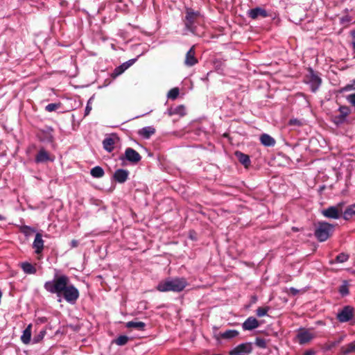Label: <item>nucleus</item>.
<instances>
[{
	"label": "nucleus",
	"instance_id": "obj_17",
	"mask_svg": "<svg viewBox=\"0 0 355 355\" xmlns=\"http://www.w3.org/2000/svg\"><path fill=\"white\" fill-rule=\"evenodd\" d=\"M339 112V115L335 116L336 123H341L345 120L347 116L349 114V109L347 107H340Z\"/></svg>",
	"mask_w": 355,
	"mask_h": 355
},
{
	"label": "nucleus",
	"instance_id": "obj_49",
	"mask_svg": "<svg viewBox=\"0 0 355 355\" xmlns=\"http://www.w3.org/2000/svg\"><path fill=\"white\" fill-rule=\"evenodd\" d=\"M352 85H354V86H355L354 80L353 81V83H352Z\"/></svg>",
	"mask_w": 355,
	"mask_h": 355
},
{
	"label": "nucleus",
	"instance_id": "obj_21",
	"mask_svg": "<svg viewBox=\"0 0 355 355\" xmlns=\"http://www.w3.org/2000/svg\"><path fill=\"white\" fill-rule=\"evenodd\" d=\"M49 160H50L49 153L44 149H40L36 155L35 162L37 163H41Z\"/></svg>",
	"mask_w": 355,
	"mask_h": 355
},
{
	"label": "nucleus",
	"instance_id": "obj_18",
	"mask_svg": "<svg viewBox=\"0 0 355 355\" xmlns=\"http://www.w3.org/2000/svg\"><path fill=\"white\" fill-rule=\"evenodd\" d=\"M155 132V129L152 126L144 127L138 132L139 135L144 139H149Z\"/></svg>",
	"mask_w": 355,
	"mask_h": 355
},
{
	"label": "nucleus",
	"instance_id": "obj_48",
	"mask_svg": "<svg viewBox=\"0 0 355 355\" xmlns=\"http://www.w3.org/2000/svg\"><path fill=\"white\" fill-rule=\"evenodd\" d=\"M44 321H45V320L41 319V322H44Z\"/></svg>",
	"mask_w": 355,
	"mask_h": 355
},
{
	"label": "nucleus",
	"instance_id": "obj_40",
	"mask_svg": "<svg viewBox=\"0 0 355 355\" xmlns=\"http://www.w3.org/2000/svg\"><path fill=\"white\" fill-rule=\"evenodd\" d=\"M256 345L261 348H266V342L265 340L262 338H257L256 340Z\"/></svg>",
	"mask_w": 355,
	"mask_h": 355
},
{
	"label": "nucleus",
	"instance_id": "obj_39",
	"mask_svg": "<svg viewBox=\"0 0 355 355\" xmlns=\"http://www.w3.org/2000/svg\"><path fill=\"white\" fill-rule=\"evenodd\" d=\"M92 98H90L89 99V101H87V106H86L85 110V116H87L90 113V112L92 109Z\"/></svg>",
	"mask_w": 355,
	"mask_h": 355
},
{
	"label": "nucleus",
	"instance_id": "obj_15",
	"mask_svg": "<svg viewBox=\"0 0 355 355\" xmlns=\"http://www.w3.org/2000/svg\"><path fill=\"white\" fill-rule=\"evenodd\" d=\"M259 325V322L255 318L250 317L243 323L242 327L244 330H252L257 328Z\"/></svg>",
	"mask_w": 355,
	"mask_h": 355
},
{
	"label": "nucleus",
	"instance_id": "obj_20",
	"mask_svg": "<svg viewBox=\"0 0 355 355\" xmlns=\"http://www.w3.org/2000/svg\"><path fill=\"white\" fill-rule=\"evenodd\" d=\"M31 329L32 324H30L23 331V334L21 336V340L23 343L27 345L30 343L31 338Z\"/></svg>",
	"mask_w": 355,
	"mask_h": 355
},
{
	"label": "nucleus",
	"instance_id": "obj_13",
	"mask_svg": "<svg viewBox=\"0 0 355 355\" xmlns=\"http://www.w3.org/2000/svg\"><path fill=\"white\" fill-rule=\"evenodd\" d=\"M168 116H172L173 115H178L180 117H182L186 115V108L184 105H180L175 107H171L167 110Z\"/></svg>",
	"mask_w": 355,
	"mask_h": 355
},
{
	"label": "nucleus",
	"instance_id": "obj_27",
	"mask_svg": "<svg viewBox=\"0 0 355 355\" xmlns=\"http://www.w3.org/2000/svg\"><path fill=\"white\" fill-rule=\"evenodd\" d=\"M343 213V218L349 220L355 216V205L348 207Z\"/></svg>",
	"mask_w": 355,
	"mask_h": 355
},
{
	"label": "nucleus",
	"instance_id": "obj_14",
	"mask_svg": "<svg viewBox=\"0 0 355 355\" xmlns=\"http://www.w3.org/2000/svg\"><path fill=\"white\" fill-rule=\"evenodd\" d=\"M33 247L35 250V253L40 254L44 248V241L42 234L37 233L33 243Z\"/></svg>",
	"mask_w": 355,
	"mask_h": 355
},
{
	"label": "nucleus",
	"instance_id": "obj_26",
	"mask_svg": "<svg viewBox=\"0 0 355 355\" xmlns=\"http://www.w3.org/2000/svg\"><path fill=\"white\" fill-rule=\"evenodd\" d=\"M90 174L95 178H100L104 175L105 173L101 166H95L91 169Z\"/></svg>",
	"mask_w": 355,
	"mask_h": 355
},
{
	"label": "nucleus",
	"instance_id": "obj_16",
	"mask_svg": "<svg viewBox=\"0 0 355 355\" xmlns=\"http://www.w3.org/2000/svg\"><path fill=\"white\" fill-rule=\"evenodd\" d=\"M128 176V171L123 169H118L114 174V178L116 181L120 183H123L126 181Z\"/></svg>",
	"mask_w": 355,
	"mask_h": 355
},
{
	"label": "nucleus",
	"instance_id": "obj_43",
	"mask_svg": "<svg viewBox=\"0 0 355 355\" xmlns=\"http://www.w3.org/2000/svg\"><path fill=\"white\" fill-rule=\"evenodd\" d=\"M289 123L291 125H300V122L297 119H291V120H290Z\"/></svg>",
	"mask_w": 355,
	"mask_h": 355
},
{
	"label": "nucleus",
	"instance_id": "obj_47",
	"mask_svg": "<svg viewBox=\"0 0 355 355\" xmlns=\"http://www.w3.org/2000/svg\"><path fill=\"white\" fill-rule=\"evenodd\" d=\"M343 340V338H340V339H338V341L337 342V343H339L340 342H341V340Z\"/></svg>",
	"mask_w": 355,
	"mask_h": 355
},
{
	"label": "nucleus",
	"instance_id": "obj_35",
	"mask_svg": "<svg viewBox=\"0 0 355 355\" xmlns=\"http://www.w3.org/2000/svg\"><path fill=\"white\" fill-rule=\"evenodd\" d=\"M128 68V66H125V64L118 67L114 69V76H117L120 74H121L126 69Z\"/></svg>",
	"mask_w": 355,
	"mask_h": 355
},
{
	"label": "nucleus",
	"instance_id": "obj_22",
	"mask_svg": "<svg viewBox=\"0 0 355 355\" xmlns=\"http://www.w3.org/2000/svg\"><path fill=\"white\" fill-rule=\"evenodd\" d=\"M236 157L239 159V161L245 166V167H248L250 164V159L248 155L241 153V152H236L235 153Z\"/></svg>",
	"mask_w": 355,
	"mask_h": 355
},
{
	"label": "nucleus",
	"instance_id": "obj_9",
	"mask_svg": "<svg viewBox=\"0 0 355 355\" xmlns=\"http://www.w3.org/2000/svg\"><path fill=\"white\" fill-rule=\"evenodd\" d=\"M353 317V309L350 306L345 307L338 314V319L341 322L349 321Z\"/></svg>",
	"mask_w": 355,
	"mask_h": 355
},
{
	"label": "nucleus",
	"instance_id": "obj_34",
	"mask_svg": "<svg viewBox=\"0 0 355 355\" xmlns=\"http://www.w3.org/2000/svg\"><path fill=\"white\" fill-rule=\"evenodd\" d=\"M339 292L342 295H346L349 293L348 284L345 282L339 288Z\"/></svg>",
	"mask_w": 355,
	"mask_h": 355
},
{
	"label": "nucleus",
	"instance_id": "obj_29",
	"mask_svg": "<svg viewBox=\"0 0 355 355\" xmlns=\"http://www.w3.org/2000/svg\"><path fill=\"white\" fill-rule=\"evenodd\" d=\"M239 335V332L236 330H227L221 334L222 338L230 339L234 338Z\"/></svg>",
	"mask_w": 355,
	"mask_h": 355
},
{
	"label": "nucleus",
	"instance_id": "obj_44",
	"mask_svg": "<svg viewBox=\"0 0 355 355\" xmlns=\"http://www.w3.org/2000/svg\"><path fill=\"white\" fill-rule=\"evenodd\" d=\"M78 245V242L76 240H72L71 242V246L72 248H76Z\"/></svg>",
	"mask_w": 355,
	"mask_h": 355
},
{
	"label": "nucleus",
	"instance_id": "obj_24",
	"mask_svg": "<svg viewBox=\"0 0 355 355\" xmlns=\"http://www.w3.org/2000/svg\"><path fill=\"white\" fill-rule=\"evenodd\" d=\"M23 271L26 274H35L36 273L35 267L30 263L24 262L21 264Z\"/></svg>",
	"mask_w": 355,
	"mask_h": 355
},
{
	"label": "nucleus",
	"instance_id": "obj_10",
	"mask_svg": "<svg viewBox=\"0 0 355 355\" xmlns=\"http://www.w3.org/2000/svg\"><path fill=\"white\" fill-rule=\"evenodd\" d=\"M125 158L132 162L137 163L141 160V155L134 149L128 148L125 151Z\"/></svg>",
	"mask_w": 355,
	"mask_h": 355
},
{
	"label": "nucleus",
	"instance_id": "obj_19",
	"mask_svg": "<svg viewBox=\"0 0 355 355\" xmlns=\"http://www.w3.org/2000/svg\"><path fill=\"white\" fill-rule=\"evenodd\" d=\"M260 141L265 146H273L275 144V140L268 134L261 135Z\"/></svg>",
	"mask_w": 355,
	"mask_h": 355
},
{
	"label": "nucleus",
	"instance_id": "obj_30",
	"mask_svg": "<svg viewBox=\"0 0 355 355\" xmlns=\"http://www.w3.org/2000/svg\"><path fill=\"white\" fill-rule=\"evenodd\" d=\"M46 332L45 329L41 330L37 335L33 337V342L34 343H38L42 341L45 336Z\"/></svg>",
	"mask_w": 355,
	"mask_h": 355
},
{
	"label": "nucleus",
	"instance_id": "obj_11",
	"mask_svg": "<svg viewBox=\"0 0 355 355\" xmlns=\"http://www.w3.org/2000/svg\"><path fill=\"white\" fill-rule=\"evenodd\" d=\"M198 62V60L195 57V49L193 46L187 53L184 64L188 67H192Z\"/></svg>",
	"mask_w": 355,
	"mask_h": 355
},
{
	"label": "nucleus",
	"instance_id": "obj_2",
	"mask_svg": "<svg viewBox=\"0 0 355 355\" xmlns=\"http://www.w3.org/2000/svg\"><path fill=\"white\" fill-rule=\"evenodd\" d=\"M187 285L184 278H168L160 282L157 286V290L160 292H180Z\"/></svg>",
	"mask_w": 355,
	"mask_h": 355
},
{
	"label": "nucleus",
	"instance_id": "obj_28",
	"mask_svg": "<svg viewBox=\"0 0 355 355\" xmlns=\"http://www.w3.org/2000/svg\"><path fill=\"white\" fill-rule=\"evenodd\" d=\"M342 352L344 355L355 352V340L342 347Z\"/></svg>",
	"mask_w": 355,
	"mask_h": 355
},
{
	"label": "nucleus",
	"instance_id": "obj_42",
	"mask_svg": "<svg viewBox=\"0 0 355 355\" xmlns=\"http://www.w3.org/2000/svg\"><path fill=\"white\" fill-rule=\"evenodd\" d=\"M354 83H355V80H354ZM350 90H355V86H354V85H352V83L345 85L342 89L343 92H347V91H350Z\"/></svg>",
	"mask_w": 355,
	"mask_h": 355
},
{
	"label": "nucleus",
	"instance_id": "obj_32",
	"mask_svg": "<svg viewBox=\"0 0 355 355\" xmlns=\"http://www.w3.org/2000/svg\"><path fill=\"white\" fill-rule=\"evenodd\" d=\"M128 341V337L126 336H120L115 340V343L118 345H124Z\"/></svg>",
	"mask_w": 355,
	"mask_h": 355
},
{
	"label": "nucleus",
	"instance_id": "obj_25",
	"mask_svg": "<svg viewBox=\"0 0 355 355\" xmlns=\"http://www.w3.org/2000/svg\"><path fill=\"white\" fill-rule=\"evenodd\" d=\"M114 139L112 137L105 138L103 141V148L108 152H111L114 149Z\"/></svg>",
	"mask_w": 355,
	"mask_h": 355
},
{
	"label": "nucleus",
	"instance_id": "obj_36",
	"mask_svg": "<svg viewBox=\"0 0 355 355\" xmlns=\"http://www.w3.org/2000/svg\"><path fill=\"white\" fill-rule=\"evenodd\" d=\"M349 259V256L346 254L341 253L336 257V261L339 263H344Z\"/></svg>",
	"mask_w": 355,
	"mask_h": 355
},
{
	"label": "nucleus",
	"instance_id": "obj_1",
	"mask_svg": "<svg viewBox=\"0 0 355 355\" xmlns=\"http://www.w3.org/2000/svg\"><path fill=\"white\" fill-rule=\"evenodd\" d=\"M44 287L51 293H55L58 296L62 295L64 300L71 304H74L79 297L78 290L69 284V278L65 275L55 273L53 279L46 282Z\"/></svg>",
	"mask_w": 355,
	"mask_h": 355
},
{
	"label": "nucleus",
	"instance_id": "obj_23",
	"mask_svg": "<svg viewBox=\"0 0 355 355\" xmlns=\"http://www.w3.org/2000/svg\"><path fill=\"white\" fill-rule=\"evenodd\" d=\"M125 326L128 328H134L137 330L142 331L144 329V328L146 327V324L144 322H140V321H130L126 323Z\"/></svg>",
	"mask_w": 355,
	"mask_h": 355
},
{
	"label": "nucleus",
	"instance_id": "obj_7",
	"mask_svg": "<svg viewBox=\"0 0 355 355\" xmlns=\"http://www.w3.org/2000/svg\"><path fill=\"white\" fill-rule=\"evenodd\" d=\"M252 347L250 343H243L238 345L230 352V355H248L252 352Z\"/></svg>",
	"mask_w": 355,
	"mask_h": 355
},
{
	"label": "nucleus",
	"instance_id": "obj_33",
	"mask_svg": "<svg viewBox=\"0 0 355 355\" xmlns=\"http://www.w3.org/2000/svg\"><path fill=\"white\" fill-rule=\"evenodd\" d=\"M268 311H269V307L268 306L259 307L257 309V315L259 317H263V316H264V315H266L267 314Z\"/></svg>",
	"mask_w": 355,
	"mask_h": 355
},
{
	"label": "nucleus",
	"instance_id": "obj_4",
	"mask_svg": "<svg viewBox=\"0 0 355 355\" xmlns=\"http://www.w3.org/2000/svg\"><path fill=\"white\" fill-rule=\"evenodd\" d=\"M334 227V225L328 223L319 222L315 230V236L319 241H325L332 234Z\"/></svg>",
	"mask_w": 355,
	"mask_h": 355
},
{
	"label": "nucleus",
	"instance_id": "obj_37",
	"mask_svg": "<svg viewBox=\"0 0 355 355\" xmlns=\"http://www.w3.org/2000/svg\"><path fill=\"white\" fill-rule=\"evenodd\" d=\"M21 232L24 233L26 236H28L31 233L34 232L35 230L28 226L25 225L21 227Z\"/></svg>",
	"mask_w": 355,
	"mask_h": 355
},
{
	"label": "nucleus",
	"instance_id": "obj_41",
	"mask_svg": "<svg viewBox=\"0 0 355 355\" xmlns=\"http://www.w3.org/2000/svg\"><path fill=\"white\" fill-rule=\"evenodd\" d=\"M346 98L349 103L355 106V93L348 95Z\"/></svg>",
	"mask_w": 355,
	"mask_h": 355
},
{
	"label": "nucleus",
	"instance_id": "obj_8",
	"mask_svg": "<svg viewBox=\"0 0 355 355\" xmlns=\"http://www.w3.org/2000/svg\"><path fill=\"white\" fill-rule=\"evenodd\" d=\"M248 15L252 19H257L259 17L265 18L268 16L267 11L260 7L250 9L248 11Z\"/></svg>",
	"mask_w": 355,
	"mask_h": 355
},
{
	"label": "nucleus",
	"instance_id": "obj_6",
	"mask_svg": "<svg viewBox=\"0 0 355 355\" xmlns=\"http://www.w3.org/2000/svg\"><path fill=\"white\" fill-rule=\"evenodd\" d=\"M315 336V334L311 330L306 329H300L297 335L299 343L301 345L310 342Z\"/></svg>",
	"mask_w": 355,
	"mask_h": 355
},
{
	"label": "nucleus",
	"instance_id": "obj_12",
	"mask_svg": "<svg viewBox=\"0 0 355 355\" xmlns=\"http://www.w3.org/2000/svg\"><path fill=\"white\" fill-rule=\"evenodd\" d=\"M309 84L310 85L312 92H315L321 85V79L313 71H311Z\"/></svg>",
	"mask_w": 355,
	"mask_h": 355
},
{
	"label": "nucleus",
	"instance_id": "obj_5",
	"mask_svg": "<svg viewBox=\"0 0 355 355\" xmlns=\"http://www.w3.org/2000/svg\"><path fill=\"white\" fill-rule=\"evenodd\" d=\"M344 205V202H340L336 206H331L322 210V214L326 218L338 219L343 214V207Z\"/></svg>",
	"mask_w": 355,
	"mask_h": 355
},
{
	"label": "nucleus",
	"instance_id": "obj_46",
	"mask_svg": "<svg viewBox=\"0 0 355 355\" xmlns=\"http://www.w3.org/2000/svg\"><path fill=\"white\" fill-rule=\"evenodd\" d=\"M5 219H6L5 217H3V216H1L0 214V220H5Z\"/></svg>",
	"mask_w": 355,
	"mask_h": 355
},
{
	"label": "nucleus",
	"instance_id": "obj_38",
	"mask_svg": "<svg viewBox=\"0 0 355 355\" xmlns=\"http://www.w3.org/2000/svg\"><path fill=\"white\" fill-rule=\"evenodd\" d=\"M60 107V104L58 103H50L46 106V110L48 112H53L56 110Z\"/></svg>",
	"mask_w": 355,
	"mask_h": 355
},
{
	"label": "nucleus",
	"instance_id": "obj_31",
	"mask_svg": "<svg viewBox=\"0 0 355 355\" xmlns=\"http://www.w3.org/2000/svg\"><path fill=\"white\" fill-rule=\"evenodd\" d=\"M179 93H180L179 89L178 87H175V88L171 89L168 92L167 96L168 98L174 100L178 96Z\"/></svg>",
	"mask_w": 355,
	"mask_h": 355
},
{
	"label": "nucleus",
	"instance_id": "obj_3",
	"mask_svg": "<svg viewBox=\"0 0 355 355\" xmlns=\"http://www.w3.org/2000/svg\"><path fill=\"white\" fill-rule=\"evenodd\" d=\"M201 16L199 12H195L191 8H187L185 19L184 20L186 28L195 33L196 24H199Z\"/></svg>",
	"mask_w": 355,
	"mask_h": 355
},
{
	"label": "nucleus",
	"instance_id": "obj_45",
	"mask_svg": "<svg viewBox=\"0 0 355 355\" xmlns=\"http://www.w3.org/2000/svg\"><path fill=\"white\" fill-rule=\"evenodd\" d=\"M314 352L312 350H309L304 352V355H313Z\"/></svg>",
	"mask_w": 355,
	"mask_h": 355
}]
</instances>
